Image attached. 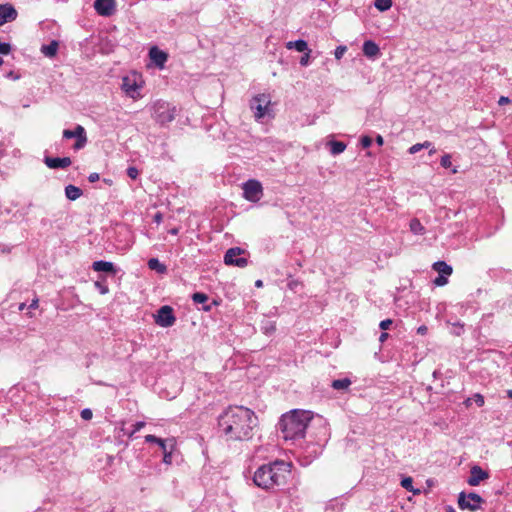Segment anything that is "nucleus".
I'll return each mask as SVG.
<instances>
[{"mask_svg":"<svg viewBox=\"0 0 512 512\" xmlns=\"http://www.w3.org/2000/svg\"><path fill=\"white\" fill-rule=\"evenodd\" d=\"M211 307L208 305V306H203V310L205 311H210Z\"/></svg>","mask_w":512,"mask_h":512,"instance_id":"e2e57ef3","label":"nucleus"},{"mask_svg":"<svg viewBox=\"0 0 512 512\" xmlns=\"http://www.w3.org/2000/svg\"><path fill=\"white\" fill-rule=\"evenodd\" d=\"M192 300L196 304H205L208 301V296L202 292H196L192 295Z\"/></svg>","mask_w":512,"mask_h":512,"instance_id":"c85d7f7f","label":"nucleus"},{"mask_svg":"<svg viewBox=\"0 0 512 512\" xmlns=\"http://www.w3.org/2000/svg\"><path fill=\"white\" fill-rule=\"evenodd\" d=\"M145 426V422L143 421H139V422H136L134 425H133V429L130 431V432H127V435L132 438L133 435L140 431L143 427Z\"/></svg>","mask_w":512,"mask_h":512,"instance_id":"7c9ffc66","label":"nucleus"},{"mask_svg":"<svg viewBox=\"0 0 512 512\" xmlns=\"http://www.w3.org/2000/svg\"><path fill=\"white\" fill-rule=\"evenodd\" d=\"M99 179H100V175L96 172H93L88 176V180L91 183H94V182L98 181Z\"/></svg>","mask_w":512,"mask_h":512,"instance_id":"c03bdc74","label":"nucleus"},{"mask_svg":"<svg viewBox=\"0 0 512 512\" xmlns=\"http://www.w3.org/2000/svg\"><path fill=\"white\" fill-rule=\"evenodd\" d=\"M149 269L156 271L159 274H164L167 271L166 265L161 263L157 258H150L147 262Z\"/></svg>","mask_w":512,"mask_h":512,"instance_id":"412c9836","label":"nucleus"},{"mask_svg":"<svg viewBox=\"0 0 512 512\" xmlns=\"http://www.w3.org/2000/svg\"><path fill=\"white\" fill-rule=\"evenodd\" d=\"M154 221H155L156 223H160V222L162 221V215H161V213H157V214H155V216H154Z\"/></svg>","mask_w":512,"mask_h":512,"instance_id":"5fc2aeb1","label":"nucleus"},{"mask_svg":"<svg viewBox=\"0 0 512 512\" xmlns=\"http://www.w3.org/2000/svg\"><path fill=\"white\" fill-rule=\"evenodd\" d=\"M243 253H245V250L240 247L229 248L224 255V263L229 266L246 267L248 260L245 257H241Z\"/></svg>","mask_w":512,"mask_h":512,"instance_id":"1a4fd4ad","label":"nucleus"},{"mask_svg":"<svg viewBox=\"0 0 512 512\" xmlns=\"http://www.w3.org/2000/svg\"><path fill=\"white\" fill-rule=\"evenodd\" d=\"M410 230L412 233H414L415 235H423L425 233V228L424 226L421 224V222L417 219V218H414L410 221Z\"/></svg>","mask_w":512,"mask_h":512,"instance_id":"a878e982","label":"nucleus"},{"mask_svg":"<svg viewBox=\"0 0 512 512\" xmlns=\"http://www.w3.org/2000/svg\"><path fill=\"white\" fill-rule=\"evenodd\" d=\"M363 53L368 58H375L380 54V49L374 41L367 40L363 44Z\"/></svg>","mask_w":512,"mask_h":512,"instance_id":"a211bd4d","label":"nucleus"},{"mask_svg":"<svg viewBox=\"0 0 512 512\" xmlns=\"http://www.w3.org/2000/svg\"><path fill=\"white\" fill-rule=\"evenodd\" d=\"M312 420L311 411L295 409L284 414L278 426L285 440L295 441L304 438L306 429Z\"/></svg>","mask_w":512,"mask_h":512,"instance_id":"7ed1b4c3","label":"nucleus"},{"mask_svg":"<svg viewBox=\"0 0 512 512\" xmlns=\"http://www.w3.org/2000/svg\"><path fill=\"white\" fill-rule=\"evenodd\" d=\"M219 428L228 440L243 441L253 436L258 418L244 406H230L219 417Z\"/></svg>","mask_w":512,"mask_h":512,"instance_id":"f257e3e1","label":"nucleus"},{"mask_svg":"<svg viewBox=\"0 0 512 512\" xmlns=\"http://www.w3.org/2000/svg\"><path fill=\"white\" fill-rule=\"evenodd\" d=\"M271 106V97L265 93L254 96L250 101V108L254 112L256 120H261L265 117L273 118L274 113Z\"/></svg>","mask_w":512,"mask_h":512,"instance_id":"20e7f679","label":"nucleus"},{"mask_svg":"<svg viewBox=\"0 0 512 512\" xmlns=\"http://www.w3.org/2000/svg\"><path fill=\"white\" fill-rule=\"evenodd\" d=\"M310 53H311L310 49L304 52V55L300 58V61H299L301 66H308L309 65Z\"/></svg>","mask_w":512,"mask_h":512,"instance_id":"72a5a7b5","label":"nucleus"},{"mask_svg":"<svg viewBox=\"0 0 512 512\" xmlns=\"http://www.w3.org/2000/svg\"><path fill=\"white\" fill-rule=\"evenodd\" d=\"M436 152V149L434 146H432L430 149H429V155H433L434 153Z\"/></svg>","mask_w":512,"mask_h":512,"instance_id":"bf43d9fd","label":"nucleus"},{"mask_svg":"<svg viewBox=\"0 0 512 512\" xmlns=\"http://www.w3.org/2000/svg\"><path fill=\"white\" fill-rule=\"evenodd\" d=\"M96 286L100 288V292H101L102 294H105V293H107V292H108V288H107L106 286H102V285H100V283H99V282H96Z\"/></svg>","mask_w":512,"mask_h":512,"instance_id":"de8ad7c7","label":"nucleus"},{"mask_svg":"<svg viewBox=\"0 0 512 512\" xmlns=\"http://www.w3.org/2000/svg\"><path fill=\"white\" fill-rule=\"evenodd\" d=\"M80 415H81L82 419L90 420L93 416V413H92L91 409L85 408L81 411Z\"/></svg>","mask_w":512,"mask_h":512,"instance_id":"4c0bfd02","label":"nucleus"},{"mask_svg":"<svg viewBox=\"0 0 512 512\" xmlns=\"http://www.w3.org/2000/svg\"><path fill=\"white\" fill-rule=\"evenodd\" d=\"M145 442L158 444L159 442H162V439L158 438V437H156L154 435H146L145 436Z\"/></svg>","mask_w":512,"mask_h":512,"instance_id":"ea45409f","label":"nucleus"},{"mask_svg":"<svg viewBox=\"0 0 512 512\" xmlns=\"http://www.w3.org/2000/svg\"><path fill=\"white\" fill-rule=\"evenodd\" d=\"M458 172V170L456 168H452V173L453 174H456Z\"/></svg>","mask_w":512,"mask_h":512,"instance_id":"69168bd1","label":"nucleus"},{"mask_svg":"<svg viewBox=\"0 0 512 512\" xmlns=\"http://www.w3.org/2000/svg\"><path fill=\"white\" fill-rule=\"evenodd\" d=\"M509 102H510V99L508 97L501 96L499 101H498V104L499 105H504V104H507Z\"/></svg>","mask_w":512,"mask_h":512,"instance_id":"49530a36","label":"nucleus"},{"mask_svg":"<svg viewBox=\"0 0 512 512\" xmlns=\"http://www.w3.org/2000/svg\"><path fill=\"white\" fill-rule=\"evenodd\" d=\"M127 175L131 179H136L139 175V171L136 167L131 166L127 169Z\"/></svg>","mask_w":512,"mask_h":512,"instance_id":"e433bc0d","label":"nucleus"},{"mask_svg":"<svg viewBox=\"0 0 512 512\" xmlns=\"http://www.w3.org/2000/svg\"><path fill=\"white\" fill-rule=\"evenodd\" d=\"M176 318L173 313V309L170 306H162L155 316V322L157 325L167 328L174 325Z\"/></svg>","mask_w":512,"mask_h":512,"instance_id":"9b49d317","label":"nucleus"},{"mask_svg":"<svg viewBox=\"0 0 512 512\" xmlns=\"http://www.w3.org/2000/svg\"><path fill=\"white\" fill-rule=\"evenodd\" d=\"M63 138H76V142L73 146L75 150L82 149L87 143L86 131L81 125H77L74 130L65 129L63 131Z\"/></svg>","mask_w":512,"mask_h":512,"instance_id":"9d476101","label":"nucleus"},{"mask_svg":"<svg viewBox=\"0 0 512 512\" xmlns=\"http://www.w3.org/2000/svg\"><path fill=\"white\" fill-rule=\"evenodd\" d=\"M376 143L379 145V146H382L383 143H384V139L381 135H377L376 137Z\"/></svg>","mask_w":512,"mask_h":512,"instance_id":"603ef678","label":"nucleus"},{"mask_svg":"<svg viewBox=\"0 0 512 512\" xmlns=\"http://www.w3.org/2000/svg\"><path fill=\"white\" fill-rule=\"evenodd\" d=\"M489 474L484 471L480 466L474 465L471 467L470 476L467 483L470 486H478L483 480L488 479Z\"/></svg>","mask_w":512,"mask_h":512,"instance_id":"f8f14e48","label":"nucleus"},{"mask_svg":"<svg viewBox=\"0 0 512 512\" xmlns=\"http://www.w3.org/2000/svg\"><path fill=\"white\" fill-rule=\"evenodd\" d=\"M485 500L477 493L460 492L458 495V506L462 510L477 511L481 509Z\"/></svg>","mask_w":512,"mask_h":512,"instance_id":"423d86ee","label":"nucleus"},{"mask_svg":"<svg viewBox=\"0 0 512 512\" xmlns=\"http://www.w3.org/2000/svg\"><path fill=\"white\" fill-rule=\"evenodd\" d=\"M327 145L330 147V153L334 156L341 154L346 149V144L341 141L331 140Z\"/></svg>","mask_w":512,"mask_h":512,"instance_id":"4be33fe9","label":"nucleus"},{"mask_svg":"<svg viewBox=\"0 0 512 512\" xmlns=\"http://www.w3.org/2000/svg\"><path fill=\"white\" fill-rule=\"evenodd\" d=\"M44 163L50 169H65L72 163L70 157H49L45 156Z\"/></svg>","mask_w":512,"mask_h":512,"instance_id":"4468645a","label":"nucleus"},{"mask_svg":"<svg viewBox=\"0 0 512 512\" xmlns=\"http://www.w3.org/2000/svg\"><path fill=\"white\" fill-rule=\"evenodd\" d=\"M440 164L443 168H451L452 167V162H451V155L450 154H445L441 157V161H440Z\"/></svg>","mask_w":512,"mask_h":512,"instance_id":"c756f323","label":"nucleus"},{"mask_svg":"<svg viewBox=\"0 0 512 512\" xmlns=\"http://www.w3.org/2000/svg\"><path fill=\"white\" fill-rule=\"evenodd\" d=\"M433 283L436 285V286H444L448 283V279H447V276L446 275H438Z\"/></svg>","mask_w":512,"mask_h":512,"instance_id":"2f4dec72","label":"nucleus"},{"mask_svg":"<svg viewBox=\"0 0 512 512\" xmlns=\"http://www.w3.org/2000/svg\"><path fill=\"white\" fill-rule=\"evenodd\" d=\"M286 47H287V49H295L298 52H305V51L309 50L307 42L302 39H299L296 41H289L286 44Z\"/></svg>","mask_w":512,"mask_h":512,"instance_id":"5701e85b","label":"nucleus"},{"mask_svg":"<svg viewBox=\"0 0 512 512\" xmlns=\"http://www.w3.org/2000/svg\"><path fill=\"white\" fill-rule=\"evenodd\" d=\"M82 194V190L77 186L69 184L65 187V196L71 201L77 200Z\"/></svg>","mask_w":512,"mask_h":512,"instance_id":"6ab92c4d","label":"nucleus"},{"mask_svg":"<svg viewBox=\"0 0 512 512\" xmlns=\"http://www.w3.org/2000/svg\"><path fill=\"white\" fill-rule=\"evenodd\" d=\"M243 197L250 202H257L263 196V188L258 180L250 179L243 183Z\"/></svg>","mask_w":512,"mask_h":512,"instance_id":"6e6552de","label":"nucleus"},{"mask_svg":"<svg viewBox=\"0 0 512 512\" xmlns=\"http://www.w3.org/2000/svg\"><path fill=\"white\" fill-rule=\"evenodd\" d=\"M422 146L421 143H416L414 145H412L410 148H409V153L410 154H416L417 152H419L420 150H422Z\"/></svg>","mask_w":512,"mask_h":512,"instance_id":"37998d69","label":"nucleus"},{"mask_svg":"<svg viewBox=\"0 0 512 512\" xmlns=\"http://www.w3.org/2000/svg\"><path fill=\"white\" fill-rule=\"evenodd\" d=\"M388 337H389V334L387 332H382L380 337H379V341L381 343H383Z\"/></svg>","mask_w":512,"mask_h":512,"instance_id":"8fccbe9b","label":"nucleus"},{"mask_svg":"<svg viewBox=\"0 0 512 512\" xmlns=\"http://www.w3.org/2000/svg\"><path fill=\"white\" fill-rule=\"evenodd\" d=\"M413 480L411 477H406L401 481V486L409 491L412 490Z\"/></svg>","mask_w":512,"mask_h":512,"instance_id":"c9c22d12","label":"nucleus"},{"mask_svg":"<svg viewBox=\"0 0 512 512\" xmlns=\"http://www.w3.org/2000/svg\"><path fill=\"white\" fill-rule=\"evenodd\" d=\"M58 50V42L51 41L48 45L41 47V52L47 57H54Z\"/></svg>","mask_w":512,"mask_h":512,"instance_id":"b1692460","label":"nucleus"},{"mask_svg":"<svg viewBox=\"0 0 512 512\" xmlns=\"http://www.w3.org/2000/svg\"><path fill=\"white\" fill-rule=\"evenodd\" d=\"M94 8L101 16H111L115 11V0H95Z\"/></svg>","mask_w":512,"mask_h":512,"instance_id":"ddd939ff","label":"nucleus"},{"mask_svg":"<svg viewBox=\"0 0 512 512\" xmlns=\"http://www.w3.org/2000/svg\"><path fill=\"white\" fill-rule=\"evenodd\" d=\"M11 51V46L9 43H4L0 41V54L8 55Z\"/></svg>","mask_w":512,"mask_h":512,"instance_id":"f704fd0d","label":"nucleus"},{"mask_svg":"<svg viewBox=\"0 0 512 512\" xmlns=\"http://www.w3.org/2000/svg\"><path fill=\"white\" fill-rule=\"evenodd\" d=\"M261 330L266 335H272L276 330V323L275 321L266 319L262 321L261 324Z\"/></svg>","mask_w":512,"mask_h":512,"instance_id":"393cba45","label":"nucleus"},{"mask_svg":"<svg viewBox=\"0 0 512 512\" xmlns=\"http://www.w3.org/2000/svg\"><path fill=\"white\" fill-rule=\"evenodd\" d=\"M17 11L11 4L0 5V26L5 23L15 20Z\"/></svg>","mask_w":512,"mask_h":512,"instance_id":"2eb2a0df","label":"nucleus"},{"mask_svg":"<svg viewBox=\"0 0 512 512\" xmlns=\"http://www.w3.org/2000/svg\"><path fill=\"white\" fill-rule=\"evenodd\" d=\"M426 331H427V327H426V326H420V327L418 328V330H417V332H418L419 334H422V335H423V334H425V333H426Z\"/></svg>","mask_w":512,"mask_h":512,"instance_id":"6e6d98bb","label":"nucleus"},{"mask_svg":"<svg viewBox=\"0 0 512 512\" xmlns=\"http://www.w3.org/2000/svg\"><path fill=\"white\" fill-rule=\"evenodd\" d=\"M159 447L162 449L163 452L166 451V442L162 439V442L158 443Z\"/></svg>","mask_w":512,"mask_h":512,"instance_id":"4d7b16f0","label":"nucleus"},{"mask_svg":"<svg viewBox=\"0 0 512 512\" xmlns=\"http://www.w3.org/2000/svg\"><path fill=\"white\" fill-rule=\"evenodd\" d=\"M150 59L159 67H163L167 61V54L158 47H152L149 51Z\"/></svg>","mask_w":512,"mask_h":512,"instance_id":"dca6fc26","label":"nucleus"},{"mask_svg":"<svg viewBox=\"0 0 512 512\" xmlns=\"http://www.w3.org/2000/svg\"><path fill=\"white\" fill-rule=\"evenodd\" d=\"M24 308H25V304L24 303L20 304L19 310H23Z\"/></svg>","mask_w":512,"mask_h":512,"instance_id":"0e129e2a","label":"nucleus"},{"mask_svg":"<svg viewBox=\"0 0 512 512\" xmlns=\"http://www.w3.org/2000/svg\"><path fill=\"white\" fill-rule=\"evenodd\" d=\"M38 307V299H34L31 304L29 305V308L36 309Z\"/></svg>","mask_w":512,"mask_h":512,"instance_id":"864d4df0","label":"nucleus"},{"mask_svg":"<svg viewBox=\"0 0 512 512\" xmlns=\"http://www.w3.org/2000/svg\"><path fill=\"white\" fill-rule=\"evenodd\" d=\"M3 64V59L0 57V66Z\"/></svg>","mask_w":512,"mask_h":512,"instance_id":"338daca9","label":"nucleus"},{"mask_svg":"<svg viewBox=\"0 0 512 512\" xmlns=\"http://www.w3.org/2000/svg\"><path fill=\"white\" fill-rule=\"evenodd\" d=\"M450 512H455V511L450 507Z\"/></svg>","mask_w":512,"mask_h":512,"instance_id":"774afa93","label":"nucleus"},{"mask_svg":"<svg viewBox=\"0 0 512 512\" xmlns=\"http://www.w3.org/2000/svg\"><path fill=\"white\" fill-rule=\"evenodd\" d=\"M421 145H423L422 149H430L433 146L432 142H430V141H425V142L421 143Z\"/></svg>","mask_w":512,"mask_h":512,"instance_id":"09e8293b","label":"nucleus"},{"mask_svg":"<svg viewBox=\"0 0 512 512\" xmlns=\"http://www.w3.org/2000/svg\"><path fill=\"white\" fill-rule=\"evenodd\" d=\"M289 474V464L284 461H274L260 466L254 472L253 482L256 486L269 490L284 484Z\"/></svg>","mask_w":512,"mask_h":512,"instance_id":"f03ea898","label":"nucleus"},{"mask_svg":"<svg viewBox=\"0 0 512 512\" xmlns=\"http://www.w3.org/2000/svg\"><path fill=\"white\" fill-rule=\"evenodd\" d=\"M454 326H455V328H456V329L454 330V334H456V335H458V336H459V335H461V333H462V331H463V325H462V324H460V323H456V324H454Z\"/></svg>","mask_w":512,"mask_h":512,"instance_id":"a18cd8bd","label":"nucleus"},{"mask_svg":"<svg viewBox=\"0 0 512 512\" xmlns=\"http://www.w3.org/2000/svg\"><path fill=\"white\" fill-rule=\"evenodd\" d=\"M176 107L170 103L158 100L152 106V117L160 125H165L175 119Z\"/></svg>","mask_w":512,"mask_h":512,"instance_id":"39448f33","label":"nucleus"},{"mask_svg":"<svg viewBox=\"0 0 512 512\" xmlns=\"http://www.w3.org/2000/svg\"><path fill=\"white\" fill-rule=\"evenodd\" d=\"M169 233L172 234V235H177L179 233V229L178 228H172L169 230Z\"/></svg>","mask_w":512,"mask_h":512,"instance_id":"13d9d810","label":"nucleus"},{"mask_svg":"<svg viewBox=\"0 0 512 512\" xmlns=\"http://www.w3.org/2000/svg\"><path fill=\"white\" fill-rule=\"evenodd\" d=\"M433 269L440 275L450 276L452 274V267L444 261H437L433 264Z\"/></svg>","mask_w":512,"mask_h":512,"instance_id":"aec40b11","label":"nucleus"},{"mask_svg":"<svg viewBox=\"0 0 512 512\" xmlns=\"http://www.w3.org/2000/svg\"><path fill=\"white\" fill-rule=\"evenodd\" d=\"M393 321L391 319H385V320H382L379 324V327L380 329H382L383 331L387 330L390 328V326L392 325Z\"/></svg>","mask_w":512,"mask_h":512,"instance_id":"58836bf2","label":"nucleus"},{"mask_svg":"<svg viewBox=\"0 0 512 512\" xmlns=\"http://www.w3.org/2000/svg\"><path fill=\"white\" fill-rule=\"evenodd\" d=\"M170 459H171V454L170 453H167V451L164 452V462L165 463H169L170 462Z\"/></svg>","mask_w":512,"mask_h":512,"instance_id":"3c124183","label":"nucleus"},{"mask_svg":"<svg viewBox=\"0 0 512 512\" xmlns=\"http://www.w3.org/2000/svg\"><path fill=\"white\" fill-rule=\"evenodd\" d=\"M121 89L130 98L136 99L140 96V77L137 74L128 75L122 78Z\"/></svg>","mask_w":512,"mask_h":512,"instance_id":"0eeeda50","label":"nucleus"},{"mask_svg":"<svg viewBox=\"0 0 512 512\" xmlns=\"http://www.w3.org/2000/svg\"><path fill=\"white\" fill-rule=\"evenodd\" d=\"M347 50L346 46L340 45L334 51V56L337 60H340Z\"/></svg>","mask_w":512,"mask_h":512,"instance_id":"473e14b6","label":"nucleus"},{"mask_svg":"<svg viewBox=\"0 0 512 512\" xmlns=\"http://www.w3.org/2000/svg\"><path fill=\"white\" fill-rule=\"evenodd\" d=\"M255 285H256L257 287H262V286H263V282H262L261 280H257V281L255 282Z\"/></svg>","mask_w":512,"mask_h":512,"instance_id":"052dcab7","label":"nucleus"},{"mask_svg":"<svg viewBox=\"0 0 512 512\" xmlns=\"http://www.w3.org/2000/svg\"><path fill=\"white\" fill-rule=\"evenodd\" d=\"M506 393H507V396L512 399V390L509 389V390H507Z\"/></svg>","mask_w":512,"mask_h":512,"instance_id":"680f3d73","label":"nucleus"},{"mask_svg":"<svg viewBox=\"0 0 512 512\" xmlns=\"http://www.w3.org/2000/svg\"><path fill=\"white\" fill-rule=\"evenodd\" d=\"M473 400L475 401L478 407H482L484 405V397L479 393L473 396Z\"/></svg>","mask_w":512,"mask_h":512,"instance_id":"a19ab883","label":"nucleus"},{"mask_svg":"<svg viewBox=\"0 0 512 512\" xmlns=\"http://www.w3.org/2000/svg\"><path fill=\"white\" fill-rule=\"evenodd\" d=\"M374 5L379 11L383 12L391 8L392 0H375Z\"/></svg>","mask_w":512,"mask_h":512,"instance_id":"cd10ccee","label":"nucleus"},{"mask_svg":"<svg viewBox=\"0 0 512 512\" xmlns=\"http://www.w3.org/2000/svg\"><path fill=\"white\" fill-rule=\"evenodd\" d=\"M92 268L96 272H106L111 274H116L117 272V269L112 262L103 260L93 262Z\"/></svg>","mask_w":512,"mask_h":512,"instance_id":"f3484780","label":"nucleus"},{"mask_svg":"<svg viewBox=\"0 0 512 512\" xmlns=\"http://www.w3.org/2000/svg\"><path fill=\"white\" fill-rule=\"evenodd\" d=\"M372 144V139L369 136H363L361 138V145L363 148H368Z\"/></svg>","mask_w":512,"mask_h":512,"instance_id":"79ce46f5","label":"nucleus"},{"mask_svg":"<svg viewBox=\"0 0 512 512\" xmlns=\"http://www.w3.org/2000/svg\"><path fill=\"white\" fill-rule=\"evenodd\" d=\"M351 385V380L348 378L336 379L332 382V387L335 390H345Z\"/></svg>","mask_w":512,"mask_h":512,"instance_id":"bb28decb","label":"nucleus"}]
</instances>
